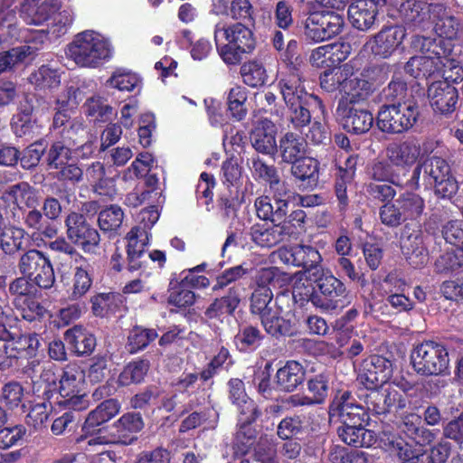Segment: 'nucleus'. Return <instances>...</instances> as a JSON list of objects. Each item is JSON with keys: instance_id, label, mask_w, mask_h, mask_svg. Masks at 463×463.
Returning a JSON list of instances; mask_svg holds the SVG:
<instances>
[{"instance_id": "nucleus-50", "label": "nucleus", "mask_w": 463, "mask_h": 463, "mask_svg": "<svg viewBox=\"0 0 463 463\" xmlns=\"http://www.w3.org/2000/svg\"><path fill=\"white\" fill-rule=\"evenodd\" d=\"M77 143L73 144L71 141L63 139V141H57L51 146L48 156L47 162L51 168L59 169L68 163L71 156L72 146Z\"/></svg>"}, {"instance_id": "nucleus-16", "label": "nucleus", "mask_w": 463, "mask_h": 463, "mask_svg": "<svg viewBox=\"0 0 463 463\" xmlns=\"http://www.w3.org/2000/svg\"><path fill=\"white\" fill-rule=\"evenodd\" d=\"M381 389H369L366 395V405L368 410L373 411L376 414H384L392 408L402 409L406 406V399L391 384L380 386Z\"/></svg>"}, {"instance_id": "nucleus-4", "label": "nucleus", "mask_w": 463, "mask_h": 463, "mask_svg": "<svg viewBox=\"0 0 463 463\" xmlns=\"http://www.w3.org/2000/svg\"><path fill=\"white\" fill-rule=\"evenodd\" d=\"M414 371L423 376L444 375L449 370V357L446 347L434 341L416 345L411 353Z\"/></svg>"}, {"instance_id": "nucleus-57", "label": "nucleus", "mask_w": 463, "mask_h": 463, "mask_svg": "<svg viewBox=\"0 0 463 463\" xmlns=\"http://www.w3.org/2000/svg\"><path fill=\"white\" fill-rule=\"evenodd\" d=\"M74 20V12L71 8H65L51 17L48 24V33L52 37H60L67 33Z\"/></svg>"}, {"instance_id": "nucleus-19", "label": "nucleus", "mask_w": 463, "mask_h": 463, "mask_svg": "<svg viewBox=\"0 0 463 463\" xmlns=\"http://www.w3.org/2000/svg\"><path fill=\"white\" fill-rule=\"evenodd\" d=\"M281 258L286 263L304 267L313 275L318 276L321 270L322 257L319 251L310 245L298 244L289 250L280 251Z\"/></svg>"}, {"instance_id": "nucleus-33", "label": "nucleus", "mask_w": 463, "mask_h": 463, "mask_svg": "<svg viewBox=\"0 0 463 463\" xmlns=\"http://www.w3.org/2000/svg\"><path fill=\"white\" fill-rule=\"evenodd\" d=\"M404 232L402 238V249L407 256L410 264L414 268H420L427 263L428 257L426 249L423 246V240L420 231L414 232L408 236Z\"/></svg>"}, {"instance_id": "nucleus-37", "label": "nucleus", "mask_w": 463, "mask_h": 463, "mask_svg": "<svg viewBox=\"0 0 463 463\" xmlns=\"http://www.w3.org/2000/svg\"><path fill=\"white\" fill-rule=\"evenodd\" d=\"M291 174L306 189H313L318 182V162L312 157H303L292 163Z\"/></svg>"}, {"instance_id": "nucleus-25", "label": "nucleus", "mask_w": 463, "mask_h": 463, "mask_svg": "<svg viewBox=\"0 0 463 463\" xmlns=\"http://www.w3.org/2000/svg\"><path fill=\"white\" fill-rule=\"evenodd\" d=\"M58 10L59 4L54 0H45L40 5L36 4V0H24L20 15L28 24L40 25L50 21Z\"/></svg>"}, {"instance_id": "nucleus-3", "label": "nucleus", "mask_w": 463, "mask_h": 463, "mask_svg": "<svg viewBox=\"0 0 463 463\" xmlns=\"http://www.w3.org/2000/svg\"><path fill=\"white\" fill-rule=\"evenodd\" d=\"M214 41L220 56L228 64L237 63L241 53L250 52L256 46L252 31L241 23L233 24L227 28L217 24L214 29Z\"/></svg>"}, {"instance_id": "nucleus-34", "label": "nucleus", "mask_w": 463, "mask_h": 463, "mask_svg": "<svg viewBox=\"0 0 463 463\" xmlns=\"http://www.w3.org/2000/svg\"><path fill=\"white\" fill-rule=\"evenodd\" d=\"M305 377L303 366L296 361H288L276 373V383L281 391L293 392L300 385Z\"/></svg>"}, {"instance_id": "nucleus-45", "label": "nucleus", "mask_w": 463, "mask_h": 463, "mask_svg": "<svg viewBox=\"0 0 463 463\" xmlns=\"http://www.w3.org/2000/svg\"><path fill=\"white\" fill-rule=\"evenodd\" d=\"M52 128L54 130H59L58 134L68 141L75 143L76 136L79 134H84L85 129L83 125L79 120L69 121L67 114L61 111H58L54 118Z\"/></svg>"}, {"instance_id": "nucleus-5", "label": "nucleus", "mask_w": 463, "mask_h": 463, "mask_svg": "<svg viewBox=\"0 0 463 463\" xmlns=\"http://www.w3.org/2000/svg\"><path fill=\"white\" fill-rule=\"evenodd\" d=\"M423 170V178L435 186V193L443 198L450 197L458 191V183L450 175V167L447 161L441 157L432 156L417 166L410 180L411 187L418 186L420 172Z\"/></svg>"}, {"instance_id": "nucleus-10", "label": "nucleus", "mask_w": 463, "mask_h": 463, "mask_svg": "<svg viewBox=\"0 0 463 463\" xmlns=\"http://www.w3.org/2000/svg\"><path fill=\"white\" fill-rule=\"evenodd\" d=\"M397 455L402 463H446L450 455V444L439 441L430 449L405 442L397 443Z\"/></svg>"}, {"instance_id": "nucleus-36", "label": "nucleus", "mask_w": 463, "mask_h": 463, "mask_svg": "<svg viewBox=\"0 0 463 463\" xmlns=\"http://www.w3.org/2000/svg\"><path fill=\"white\" fill-rule=\"evenodd\" d=\"M338 436L343 442L349 446L371 447L376 441L375 433L366 430L362 425L346 424L338 428Z\"/></svg>"}, {"instance_id": "nucleus-41", "label": "nucleus", "mask_w": 463, "mask_h": 463, "mask_svg": "<svg viewBox=\"0 0 463 463\" xmlns=\"http://www.w3.org/2000/svg\"><path fill=\"white\" fill-rule=\"evenodd\" d=\"M59 374L55 373L54 365H47L42 369L39 378L33 381V389L38 396L50 399L56 393Z\"/></svg>"}, {"instance_id": "nucleus-1", "label": "nucleus", "mask_w": 463, "mask_h": 463, "mask_svg": "<svg viewBox=\"0 0 463 463\" xmlns=\"http://www.w3.org/2000/svg\"><path fill=\"white\" fill-rule=\"evenodd\" d=\"M270 288H255L250 296V309L258 315L266 332L273 336L291 334V298L288 293L277 295L272 303Z\"/></svg>"}, {"instance_id": "nucleus-59", "label": "nucleus", "mask_w": 463, "mask_h": 463, "mask_svg": "<svg viewBox=\"0 0 463 463\" xmlns=\"http://www.w3.org/2000/svg\"><path fill=\"white\" fill-rule=\"evenodd\" d=\"M124 218V213L120 207L110 205L102 210L99 214V225L104 232H117L121 226Z\"/></svg>"}, {"instance_id": "nucleus-47", "label": "nucleus", "mask_w": 463, "mask_h": 463, "mask_svg": "<svg viewBox=\"0 0 463 463\" xmlns=\"http://www.w3.org/2000/svg\"><path fill=\"white\" fill-rule=\"evenodd\" d=\"M247 90L242 86H234L227 94L228 110L236 121L242 120L247 115Z\"/></svg>"}, {"instance_id": "nucleus-54", "label": "nucleus", "mask_w": 463, "mask_h": 463, "mask_svg": "<svg viewBox=\"0 0 463 463\" xmlns=\"http://www.w3.org/2000/svg\"><path fill=\"white\" fill-rule=\"evenodd\" d=\"M243 82L250 87H259L265 84L267 73L263 65L257 61L245 62L241 68Z\"/></svg>"}, {"instance_id": "nucleus-15", "label": "nucleus", "mask_w": 463, "mask_h": 463, "mask_svg": "<svg viewBox=\"0 0 463 463\" xmlns=\"http://www.w3.org/2000/svg\"><path fill=\"white\" fill-rule=\"evenodd\" d=\"M385 5L386 0H354L348 7V19L354 28L367 31L373 27L379 10Z\"/></svg>"}, {"instance_id": "nucleus-38", "label": "nucleus", "mask_w": 463, "mask_h": 463, "mask_svg": "<svg viewBox=\"0 0 463 463\" xmlns=\"http://www.w3.org/2000/svg\"><path fill=\"white\" fill-rule=\"evenodd\" d=\"M150 232L136 226L128 233L127 252L129 260V269H137L140 264L137 260L143 255L145 247L149 241Z\"/></svg>"}, {"instance_id": "nucleus-42", "label": "nucleus", "mask_w": 463, "mask_h": 463, "mask_svg": "<svg viewBox=\"0 0 463 463\" xmlns=\"http://www.w3.org/2000/svg\"><path fill=\"white\" fill-rule=\"evenodd\" d=\"M307 390L311 394L302 398L291 397L295 405H306L320 403L327 395V380L323 374H319L307 382Z\"/></svg>"}, {"instance_id": "nucleus-63", "label": "nucleus", "mask_w": 463, "mask_h": 463, "mask_svg": "<svg viewBox=\"0 0 463 463\" xmlns=\"http://www.w3.org/2000/svg\"><path fill=\"white\" fill-rule=\"evenodd\" d=\"M462 266L463 250L461 249L454 250L452 252H446L435 262L436 270L440 273L455 272Z\"/></svg>"}, {"instance_id": "nucleus-12", "label": "nucleus", "mask_w": 463, "mask_h": 463, "mask_svg": "<svg viewBox=\"0 0 463 463\" xmlns=\"http://www.w3.org/2000/svg\"><path fill=\"white\" fill-rule=\"evenodd\" d=\"M392 375L391 361L381 355H371L363 362L357 379L366 389H376L387 383Z\"/></svg>"}, {"instance_id": "nucleus-14", "label": "nucleus", "mask_w": 463, "mask_h": 463, "mask_svg": "<svg viewBox=\"0 0 463 463\" xmlns=\"http://www.w3.org/2000/svg\"><path fill=\"white\" fill-rule=\"evenodd\" d=\"M429 12L433 19L436 33L447 44H452L451 41L458 39L461 31V24L454 12L443 4L432 5Z\"/></svg>"}, {"instance_id": "nucleus-9", "label": "nucleus", "mask_w": 463, "mask_h": 463, "mask_svg": "<svg viewBox=\"0 0 463 463\" xmlns=\"http://www.w3.org/2000/svg\"><path fill=\"white\" fill-rule=\"evenodd\" d=\"M66 234L69 241L86 253H94L99 244V232L90 226L84 215L71 213L65 219Z\"/></svg>"}, {"instance_id": "nucleus-46", "label": "nucleus", "mask_w": 463, "mask_h": 463, "mask_svg": "<svg viewBox=\"0 0 463 463\" xmlns=\"http://www.w3.org/2000/svg\"><path fill=\"white\" fill-rule=\"evenodd\" d=\"M291 302L299 303L303 306L305 302L311 301L314 297L317 295L314 294V287L312 282L307 279L305 273H297L292 279V293L289 294ZM293 313L291 312V318Z\"/></svg>"}, {"instance_id": "nucleus-49", "label": "nucleus", "mask_w": 463, "mask_h": 463, "mask_svg": "<svg viewBox=\"0 0 463 463\" xmlns=\"http://www.w3.org/2000/svg\"><path fill=\"white\" fill-rule=\"evenodd\" d=\"M455 47L453 44V51L445 54L441 64L440 71H442L443 81L449 84V82L458 84L463 81V67L460 61L456 59V52H460V50L458 46V50H455Z\"/></svg>"}, {"instance_id": "nucleus-17", "label": "nucleus", "mask_w": 463, "mask_h": 463, "mask_svg": "<svg viewBox=\"0 0 463 463\" xmlns=\"http://www.w3.org/2000/svg\"><path fill=\"white\" fill-rule=\"evenodd\" d=\"M143 428L144 421L139 413H125L112 424L109 442L129 445L137 440V434Z\"/></svg>"}, {"instance_id": "nucleus-64", "label": "nucleus", "mask_w": 463, "mask_h": 463, "mask_svg": "<svg viewBox=\"0 0 463 463\" xmlns=\"http://www.w3.org/2000/svg\"><path fill=\"white\" fill-rule=\"evenodd\" d=\"M157 337V333L153 329L134 328L128 335V345L131 353L138 352L148 345Z\"/></svg>"}, {"instance_id": "nucleus-11", "label": "nucleus", "mask_w": 463, "mask_h": 463, "mask_svg": "<svg viewBox=\"0 0 463 463\" xmlns=\"http://www.w3.org/2000/svg\"><path fill=\"white\" fill-rule=\"evenodd\" d=\"M319 277L316 279L321 297H314L312 304L326 311H333L342 307L341 298L346 295L345 284L331 272H324L321 269Z\"/></svg>"}, {"instance_id": "nucleus-43", "label": "nucleus", "mask_w": 463, "mask_h": 463, "mask_svg": "<svg viewBox=\"0 0 463 463\" xmlns=\"http://www.w3.org/2000/svg\"><path fill=\"white\" fill-rule=\"evenodd\" d=\"M306 144L303 138L293 133H286L279 141V150L282 159L294 163L300 159L305 153Z\"/></svg>"}, {"instance_id": "nucleus-32", "label": "nucleus", "mask_w": 463, "mask_h": 463, "mask_svg": "<svg viewBox=\"0 0 463 463\" xmlns=\"http://www.w3.org/2000/svg\"><path fill=\"white\" fill-rule=\"evenodd\" d=\"M120 411V404L114 399L106 400L101 402L95 410L91 411L83 426L82 430L86 434H91L95 429L104 422L109 421L116 416Z\"/></svg>"}, {"instance_id": "nucleus-35", "label": "nucleus", "mask_w": 463, "mask_h": 463, "mask_svg": "<svg viewBox=\"0 0 463 463\" xmlns=\"http://www.w3.org/2000/svg\"><path fill=\"white\" fill-rule=\"evenodd\" d=\"M64 338L71 350L78 355L90 354L96 346V339L82 326H74L64 334Z\"/></svg>"}, {"instance_id": "nucleus-13", "label": "nucleus", "mask_w": 463, "mask_h": 463, "mask_svg": "<svg viewBox=\"0 0 463 463\" xmlns=\"http://www.w3.org/2000/svg\"><path fill=\"white\" fill-rule=\"evenodd\" d=\"M405 36V29L402 26H384L366 43L365 47L375 56L388 58L402 43Z\"/></svg>"}, {"instance_id": "nucleus-7", "label": "nucleus", "mask_w": 463, "mask_h": 463, "mask_svg": "<svg viewBox=\"0 0 463 463\" xmlns=\"http://www.w3.org/2000/svg\"><path fill=\"white\" fill-rule=\"evenodd\" d=\"M277 89L287 107L294 106L298 102L316 104L323 117L326 116L322 100L317 96L307 92L299 71L296 67H287L279 72Z\"/></svg>"}, {"instance_id": "nucleus-29", "label": "nucleus", "mask_w": 463, "mask_h": 463, "mask_svg": "<svg viewBox=\"0 0 463 463\" xmlns=\"http://www.w3.org/2000/svg\"><path fill=\"white\" fill-rule=\"evenodd\" d=\"M84 383V373L76 364L66 365L61 373L59 374L58 388L56 393L61 396L60 400L80 392Z\"/></svg>"}, {"instance_id": "nucleus-20", "label": "nucleus", "mask_w": 463, "mask_h": 463, "mask_svg": "<svg viewBox=\"0 0 463 463\" xmlns=\"http://www.w3.org/2000/svg\"><path fill=\"white\" fill-rule=\"evenodd\" d=\"M428 99L434 111L450 114L456 109L458 93L455 87L446 81L437 80L429 86Z\"/></svg>"}, {"instance_id": "nucleus-62", "label": "nucleus", "mask_w": 463, "mask_h": 463, "mask_svg": "<svg viewBox=\"0 0 463 463\" xmlns=\"http://www.w3.org/2000/svg\"><path fill=\"white\" fill-rule=\"evenodd\" d=\"M401 210L400 206L397 205L396 200L383 204L380 208L379 213L382 223L391 228L398 227L406 221Z\"/></svg>"}, {"instance_id": "nucleus-31", "label": "nucleus", "mask_w": 463, "mask_h": 463, "mask_svg": "<svg viewBox=\"0 0 463 463\" xmlns=\"http://www.w3.org/2000/svg\"><path fill=\"white\" fill-rule=\"evenodd\" d=\"M354 63V61H350L342 66L324 71L320 76L321 88L327 92H334L338 90L342 93V89H344L347 78L354 74L355 67Z\"/></svg>"}, {"instance_id": "nucleus-39", "label": "nucleus", "mask_w": 463, "mask_h": 463, "mask_svg": "<svg viewBox=\"0 0 463 463\" xmlns=\"http://www.w3.org/2000/svg\"><path fill=\"white\" fill-rule=\"evenodd\" d=\"M411 48L420 55H445L453 51V44L446 43L444 40L415 35L411 40Z\"/></svg>"}, {"instance_id": "nucleus-23", "label": "nucleus", "mask_w": 463, "mask_h": 463, "mask_svg": "<svg viewBox=\"0 0 463 463\" xmlns=\"http://www.w3.org/2000/svg\"><path fill=\"white\" fill-rule=\"evenodd\" d=\"M373 84L361 77L347 78L337 107L357 106L367 100L373 93Z\"/></svg>"}, {"instance_id": "nucleus-52", "label": "nucleus", "mask_w": 463, "mask_h": 463, "mask_svg": "<svg viewBox=\"0 0 463 463\" xmlns=\"http://www.w3.org/2000/svg\"><path fill=\"white\" fill-rule=\"evenodd\" d=\"M149 368V364L144 360L133 361L128 364L118 375V382L122 386H128L143 381Z\"/></svg>"}, {"instance_id": "nucleus-60", "label": "nucleus", "mask_w": 463, "mask_h": 463, "mask_svg": "<svg viewBox=\"0 0 463 463\" xmlns=\"http://www.w3.org/2000/svg\"><path fill=\"white\" fill-rule=\"evenodd\" d=\"M33 289L34 288L33 284L24 277L15 279L9 286L10 293L17 297H24V304L27 305L29 310L33 311L38 315L40 313L41 307L37 302L28 298Z\"/></svg>"}, {"instance_id": "nucleus-56", "label": "nucleus", "mask_w": 463, "mask_h": 463, "mask_svg": "<svg viewBox=\"0 0 463 463\" xmlns=\"http://www.w3.org/2000/svg\"><path fill=\"white\" fill-rule=\"evenodd\" d=\"M47 260L48 258L42 251L29 250L20 257L18 269L23 275L32 277Z\"/></svg>"}, {"instance_id": "nucleus-24", "label": "nucleus", "mask_w": 463, "mask_h": 463, "mask_svg": "<svg viewBox=\"0 0 463 463\" xmlns=\"http://www.w3.org/2000/svg\"><path fill=\"white\" fill-rule=\"evenodd\" d=\"M92 279L90 275V264L82 256L75 259L71 285L67 289L68 298L77 301L83 298L90 289Z\"/></svg>"}, {"instance_id": "nucleus-55", "label": "nucleus", "mask_w": 463, "mask_h": 463, "mask_svg": "<svg viewBox=\"0 0 463 463\" xmlns=\"http://www.w3.org/2000/svg\"><path fill=\"white\" fill-rule=\"evenodd\" d=\"M141 79L136 73L125 70H117L107 80V85L120 91H132L139 87Z\"/></svg>"}, {"instance_id": "nucleus-40", "label": "nucleus", "mask_w": 463, "mask_h": 463, "mask_svg": "<svg viewBox=\"0 0 463 463\" xmlns=\"http://www.w3.org/2000/svg\"><path fill=\"white\" fill-rule=\"evenodd\" d=\"M26 232L15 226H4L0 231V249L5 254H14L24 246Z\"/></svg>"}, {"instance_id": "nucleus-27", "label": "nucleus", "mask_w": 463, "mask_h": 463, "mask_svg": "<svg viewBox=\"0 0 463 463\" xmlns=\"http://www.w3.org/2000/svg\"><path fill=\"white\" fill-rule=\"evenodd\" d=\"M276 132V126L270 120H260L250 136L253 147L262 154H273L277 150Z\"/></svg>"}, {"instance_id": "nucleus-22", "label": "nucleus", "mask_w": 463, "mask_h": 463, "mask_svg": "<svg viewBox=\"0 0 463 463\" xmlns=\"http://www.w3.org/2000/svg\"><path fill=\"white\" fill-rule=\"evenodd\" d=\"M336 115L346 131L357 135L369 131L374 120L369 110L356 106L337 107Z\"/></svg>"}, {"instance_id": "nucleus-30", "label": "nucleus", "mask_w": 463, "mask_h": 463, "mask_svg": "<svg viewBox=\"0 0 463 463\" xmlns=\"http://www.w3.org/2000/svg\"><path fill=\"white\" fill-rule=\"evenodd\" d=\"M420 155V146L413 140L393 144L387 148V158L394 166H411L418 160Z\"/></svg>"}, {"instance_id": "nucleus-21", "label": "nucleus", "mask_w": 463, "mask_h": 463, "mask_svg": "<svg viewBox=\"0 0 463 463\" xmlns=\"http://www.w3.org/2000/svg\"><path fill=\"white\" fill-rule=\"evenodd\" d=\"M293 229L287 223H256L250 228L251 240L259 246L271 248L291 237Z\"/></svg>"}, {"instance_id": "nucleus-58", "label": "nucleus", "mask_w": 463, "mask_h": 463, "mask_svg": "<svg viewBox=\"0 0 463 463\" xmlns=\"http://www.w3.org/2000/svg\"><path fill=\"white\" fill-rule=\"evenodd\" d=\"M84 112L94 121L105 122L112 116V108L99 96L89 98L84 104Z\"/></svg>"}, {"instance_id": "nucleus-53", "label": "nucleus", "mask_w": 463, "mask_h": 463, "mask_svg": "<svg viewBox=\"0 0 463 463\" xmlns=\"http://www.w3.org/2000/svg\"><path fill=\"white\" fill-rule=\"evenodd\" d=\"M396 202L406 220L419 217L425 206L424 200L414 193H404L396 199Z\"/></svg>"}, {"instance_id": "nucleus-44", "label": "nucleus", "mask_w": 463, "mask_h": 463, "mask_svg": "<svg viewBox=\"0 0 463 463\" xmlns=\"http://www.w3.org/2000/svg\"><path fill=\"white\" fill-rule=\"evenodd\" d=\"M35 49L30 45H21L0 53V73L20 63L33 59Z\"/></svg>"}, {"instance_id": "nucleus-51", "label": "nucleus", "mask_w": 463, "mask_h": 463, "mask_svg": "<svg viewBox=\"0 0 463 463\" xmlns=\"http://www.w3.org/2000/svg\"><path fill=\"white\" fill-rule=\"evenodd\" d=\"M8 194L19 208L23 206L33 208L38 203L37 192L27 183H20L11 186Z\"/></svg>"}, {"instance_id": "nucleus-28", "label": "nucleus", "mask_w": 463, "mask_h": 463, "mask_svg": "<svg viewBox=\"0 0 463 463\" xmlns=\"http://www.w3.org/2000/svg\"><path fill=\"white\" fill-rule=\"evenodd\" d=\"M445 55H415L405 64V71L414 78L430 77L441 71Z\"/></svg>"}, {"instance_id": "nucleus-8", "label": "nucleus", "mask_w": 463, "mask_h": 463, "mask_svg": "<svg viewBox=\"0 0 463 463\" xmlns=\"http://www.w3.org/2000/svg\"><path fill=\"white\" fill-rule=\"evenodd\" d=\"M344 26V17L335 12H315L305 22V35L318 43L338 34Z\"/></svg>"}, {"instance_id": "nucleus-18", "label": "nucleus", "mask_w": 463, "mask_h": 463, "mask_svg": "<svg viewBox=\"0 0 463 463\" xmlns=\"http://www.w3.org/2000/svg\"><path fill=\"white\" fill-rule=\"evenodd\" d=\"M330 414L339 417L343 425H362L369 418L365 408L355 403L348 392H344L334 400L330 406Z\"/></svg>"}, {"instance_id": "nucleus-48", "label": "nucleus", "mask_w": 463, "mask_h": 463, "mask_svg": "<svg viewBox=\"0 0 463 463\" xmlns=\"http://www.w3.org/2000/svg\"><path fill=\"white\" fill-rule=\"evenodd\" d=\"M29 80L40 90H52L60 85L61 74L56 69L43 65L31 74Z\"/></svg>"}, {"instance_id": "nucleus-2", "label": "nucleus", "mask_w": 463, "mask_h": 463, "mask_svg": "<svg viewBox=\"0 0 463 463\" xmlns=\"http://www.w3.org/2000/svg\"><path fill=\"white\" fill-rule=\"evenodd\" d=\"M66 54L79 67L95 69L111 59L113 46L103 34L86 30L74 36Z\"/></svg>"}, {"instance_id": "nucleus-61", "label": "nucleus", "mask_w": 463, "mask_h": 463, "mask_svg": "<svg viewBox=\"0 0 463 463\" xmlns=\"http://www.w3.org/2000/svg\"><path fill=\"white\" fill-rule=\"evenodd\" d=\"M24 387L17 382L5 383L2 388L1 401L10 410L23 407Z\"/></svg>"}, {"instance_id": "nucleus-26", "label": "nucleus", "mask_w": 463, "mask_h": 463, "mask_svg": "<svg viewBox=\"0 0 463 463\" xmlns=\"http://www.w3.org/2000/svg\"><path fill=\"white\" fill-rule=\"evenodd\" d=\"M240 302V289L237 287H232L229 289L226 296L214 299V301L206 308L204 317L211 322H222L224 318L233 314Z\"/></svg>"}, {"instance_id": "nucleus-6", "label": "nucleus", "mask_w": 463, "mask_h": 463, "mask_svg": "<svg viewBox=\"0 0 463 463\" xmlns=\"http://www.w3.org/2000/svg\"><path fill=\"white\" fill-rule=\"evenodd\" d=\"M419 109L416 102L407 99L403 102L383 106L377 115L378 128L387 133H402L411 128L416 122Z\"/></svg>"}]
</instances>
